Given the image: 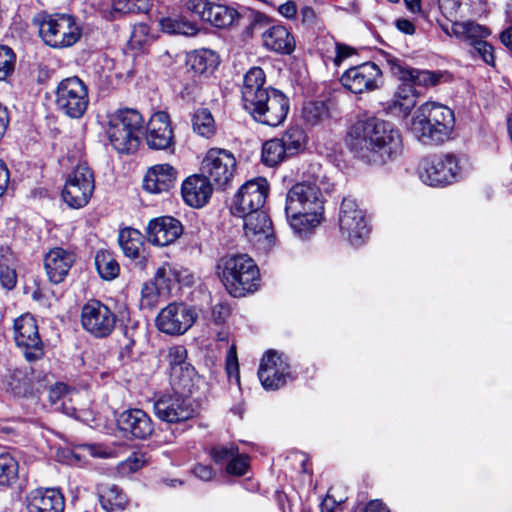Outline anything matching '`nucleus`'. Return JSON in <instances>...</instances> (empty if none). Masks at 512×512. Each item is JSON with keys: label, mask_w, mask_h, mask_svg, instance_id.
I'll use <instances>...</instances> for the list:
<instances>
[{"label": "nucleus", "mask_w": 512, "mask_h": 512, "mask_svg": "<svg viewBox=\"0 0 512 512\" xmlns=\"http://www.w3.org/2000/svg\"><path fill=\"white\" fill-rule=\"evenodd\" d=\"M345 143L356 157L372 165H383L396 159L403 151L402 137L394 125L370 117L353 123Z\"/></svg>", "instance_id": "1"}, {"label": "nucleus", "mask_w": 512, "mask_h": 512, "mask_svg": "<svg viewBox=\"0 0 512 512\" xmlns=\"http://www.w3.org/2000/svg\"><path fill=\"white\" fill-rule=\"evenodd\" d=\"M265 82L266 76L262 68L249 69L241 89L243 106L256 122L276 127L286 119L290 102L282 91L266 87Z\"/></svg>", "instance_id": "2"}, {"label": "nucleus", "mask_w": 512, "mask_h": 512, "mask_svg": "<svg viewBox=\"0 0 512 512\" xmlns=\"http://www.w3.org/2000/svg\"><path fill=\"white\" fill-rule=\"evenodd\" d=\"M322 181H303L293 185L286 195L285 213L291 229L305 237L322 220L324 200Z\"/></svg>", "instance_id": "3"}, {"label": "nucleus", "mask_w": 512, "mask_h": 512, "mask_svg": "<svg viewBox=\"0 0 512 512\" xmlns=\"http://www.w3.org/2000/svg\"><path fill=\"white\" fill-rule=\"evenodd\" d=\"M454 121L450 108L440 103L426 102L416 110L410 130L424 144H439L450 137Z\"/></svg>", "instance_id": "4"}, {"label": "nucleus", "mask_w": 512, "mask_h": 512, "mask_svg": "<svg viewBox=\"0 0 512 512\" xmlns=\"http://www.w3.org/2000/svg\"><path fill=\"white\" fill-rule=\"evenodd\" d=\"M217 269L221 281L233 297H244L254 293L260 286L259 268L246 254L222 258Z\"/></svg>", "instance_id": "5"}, {"label": "nucleus", "mask_w": 512, "mask_h": 512, "mask_svg": "<svg viewBox=\"0 0 512 512\" xmlns=\"http://www.w3.org/2000/svg\"><path fill=\"white\" fill-rule=\"evenodd\" d=\"M107 117L106 134L112 147L121 154L135 152L145 125L142 114L134 108H121Z\"/></svg>", "instance_id": "6"}, {"label": "nucleus", "mask_w": 512, "mask_h": 512, "mask_svg": "<svg viewBox=\"0 0 512 512\" xmlns=\"http://www.w3.org/2000/svg\"><path fill=\"white\" fill-rule=\"evenodd\" d=\"M418 175L429 186L443 187L460 181L464 177V170L457 156L434 155L421 160Z\"/></svg>", "instance_id": "7"}, {"label": "nucleus", "mask_w": 512, "mask_h": 512, "mask_svg": "<svg viewBox=\"0 0 512 512\" xmlns=\"http://www.w3.org/2000/svg\"><path fill=\"white\" fill-rule=\"evenodd\" d=\"M39 34L48 46L65 48L78 42L82 29L69 14H45L39 22Z\"/></svg>", "instance_id": "8"}, {"label": "nucleus", "mask_w": 512, "mask_h": 512, "mask_svg": "<svg viewBox=\"0 0 512 512\" xmlns=\"http://www.w3.org/2000/svg\"><path fill=\"white\" fill-rule=\"evenodd\" d=\"M237 161L229 150L223 148H210L202 162L201 174L216 187L224 190L230 186L235 173Z\"/></svg>", "instance_id": "9"}, {"label": "nucleus", "mask_w": 512, "mask_h": 512, "mask_svg": "<svg viewBox=\"0 0 512 512\" xmlns=\"http://www.w3.org/2000/svg\"><path fill=\"white\" fill-rule=\"evenodd\" d=\"M55 103L69 118H81L89 106L87 85L77 76L63 79L57 86Z\"/></svg>", "instance_id": "10"}, {"label": "nucleus", "mask_w": 512, "mask_h": 512, "mask_svg": "<svg viewBox=\"0 0 512 512\" xmlns=\"http://www.w3.org/2000/svg\"><path fill=\"white\" fill-rule=\"evenodd\" d=\"M94 189V174L87 164L81 163L67 175L61 197L68 207L80 209L89 203Z\"/></svg>", "instance_id": "11"}, {"label": "nucleus", "mask_w": 512, "mask_h": 512, "mask_svg": "<svg viewBox=\"0 0 512 512\" xmlns=\"http://www.w3.org/2000/svg\"><path fill=\"white\" fill-rule=\"evenodd\" d=\"M155 415L167 423H181L194 418L196 406L190 396L173 391L160 393L154 400Z\"/></svg>", "instance_id": "12"}, {"label": "nucleus", "mask_w": 512, "mask_h": 512, "mask_svg": "<svg viewBox=\"0 0 512 512\" xmlns=\"http://www.w3.org/2000/svg\"><path fill=\"white\" fill-rule=\"evenodd\" d=\"M338 222L342 235L353 246L362 245L369 235L370 229L365 213L352 198L347 197L342 200Z\"/></svg>", "instance_id": "13"}, {"label": "nucleus", "mask_w": 512, "mask_h": 512, "mask_svg": "<svg viewBox=\"0 0 512 512\" xmlns=\"http://www.w3.org/2000/svg\"><path fill=\"white\" fill-rule=\"evenodd\" d=\"M269 186L264 178H256L243 184L234 195L231 213L242 217L249 213L264 211L263 207L268 195Z\"/></svg>", "instance_id": "14"}, {"label": "nucleus", "mask_w": 512, "mask_h": 512, "mask_svg": "<svg viewBox=\"0 0 512 512\" xmlns=\"http://www.w3.org/2000/svg\"><path fill=\"white\" fill-rule=\"evenodd\" d=\"M14 340L23 351L27 361L39 360L44 355V344L39 335L35 318L30 314H24L14 321Z\"/></svg>", "instance_id": "15"}, {"label": "nucleus", "mask_w": 512, "mask_h": 512, "mask_svg": "<svg viewBox=\"0 0 512 512\" xmlns=\"http://www.w3.org/2000/svg\"><path fill=\"white\" fill-rule=\"evenodd\" d=\"M116 320L114 312L98 300L88 301L81 309L82 327L97 338L110 335Z\"/></svg>", "instance_id": "16"}, {"label": "nucleus", "mask_w": 512, "mask_h": 512, "mask_svg": "<svg viewBox=\"0 0 512 512\" xmlns=\"http://www.w3.org/2000/svg\"><path fill=\"white\" fill-rule=\"evenodd\" d=\"M195 310L184 303H170L157 315V328L168 335L184 334L196 321Z\"/></svg>", "instance_id": "17"}, {"label": "nucleus", "mask_w": 512, "mask_h": 512, "mask_svg": "<svg viewBox=\"0 0 512 512\" xmlns=\"http://www.w3.org/2000/svg\"><path fill=\"white\" fill-rule=\"evenodd\" d=\"M382 71L373 62H365L347 69L341 76L342 85L350 92L361 94L379 88Z\"/></svg>", "instance_id": "18"}, {"label": "nucleus", "mask_w": 512, "mask_h": 512, "mask_svg": "<svg viewBox=\"0 0 512 512\" xmlns=\"http://www.w3.org/2000/svg\"><path fill=\"white\" fill-rule=\"evenodd\" d=\"M259 380L266 390H276L291 378L287 358L275 350H270L261 359L258 370Z\"/></svg>", "instance_id": "19"}, {"label": "nucleus", "mask_w": 512, "mask_h": 512, "mask_svg": "<svg viewBox=\"0 0 512 512\" xmlns=\"http://www.w3.org/2000/svg\"><path fill=\"white\" fill-rule=\"evenodd\" d=\"M186 8L217 28H227L239 18L236 9L208 0H188Z\"/></svg>", "instance_id": "20"}, {"label": "nucleus", "mask_w": 512, "mask_h": 512, "mask_svg": "<svg viewBox=\"0 0 512 512\" xmlns=\"http://www.w3.org/2000/svg\"><path fill=\"white\" fill-rule=\"evenodd\" d=\"M245 236L259 249L268 251L275 245L272 222L265 211L243 215Z\"/></svg>", "instance_id": "21"}, {"label": "nucleus", "mask_w": 512, "mask_h": 512, "mask_svg": "<svg viewBox=\"0 0 512 512\" xmlns=\"http://www.w3.org/2000/svg\"><path fill=\"white\" fill-rule=\"evenodd\" d=\"M146 143L151 149L168 150L174 147V134L169 115L164 111L154 113L146 128Z\"/></svg>", "instance_id": "22"}, {"label": "nucleus", "mask_w": 512, "mask_h": 512, "mask_svg": "<svg viewBox=\"0 0 512 512\" xmlns=\"http://www.w3.org/2000/svg\"><path fill=\"white\" fill-rule=\"evenodd\" d=\"M117 426L125 435L140 440L149 438L154 432L151 417L138 408L123 411L117 418Z\"/></svg>", "instance_id": "23"}, {"label": "nucleus", "mask_w": 512, "mask_h": 512, "mask_svg": "<svg viewBox=\"0 0 512 512\" xmlns=\"http://www.w3.org/2000/svg\"><path fill=\"white\" fill-rule=\"evenodd\" d=\"M146 233L148 241L153 245L166 246L182 235L183 227L179 220L162 216L149 221Z\"/></svg>", "instance_id": "24"}, {"label": "nucleus", "mask_w": 512, "mask_h": 512, "mask_svg": "<svg viewBox=\"0 0 512 512\" xmlns=\"http://www.w3.org/2000/svg\"><path fill=\"white\" fill-rule=\"evenodd\" d=\"M213 193V185L202 174L187 177L181 186L184 202L193 208L204 207Z\"/></svg>", "instance_id": "25"}, {"label": "nucleus", "mask_w": 512, "mask_h": 512, "mask_svg": "<svg viewBox=\"0 0 512 512\" xmlns=\"http://www.w3.org/2000/svg\"><path fill=\"white\" fill-rule=\"evenodd\" d=\"M76 260L75 254L61 247L49 250L44 257V267L50 282L59 284L64 281Z\"/></svg>", "instance_id": "26"}, {"label": "nucleus", "mask_w": 512, "mask_h": 512, "mask_svg": "<svg viewBox=\"0 0 512 512\" xmlns=\"http://www.w3.org/2000/svg\"><path fill=\"white\" fill-rule=\"evenodd\" d=\"M65 500L56 488L34 489L26 496L28 512H64Z\"/></svg>", "instance_id": "27"}, {"label": "nucleus", "mask_w": 512, "mask_h": 512, "mask_svg": "<svg viewBox=\"0 0 512 512\" xmlns=\"http://www.w3.org/2000/svg\"><path fill=\"white\" fill-rule=\"evenodd\" d=\"M177 171L170 164H158L151 167L143 180V188L152 194L169 191L176 182Z\"/></svg>", "instance_id": "28"}, {"label": "nucleus", "mask_w": 512, "mask_h": 512, "mask_svg": "<svg viewBox=\"0 0 512 512\" xmlns=\"http://www.w3.org/2000/svg\"><path fill=\"white\" fill-rule=\"evenodd\" d=\"M442 31L448 36L466 41L470 46L474 45L477 40H482L489 35L486 27L475 22H453L452 24L444 23L441 19H437Z\"/></svg>", "instance_id": "29"}, {"label": "nucleus", "mask_w": 512, "mask_h": 512, "mask_svg": "<svg viewBox=\"0 0 512 512\" xmlns=\"http://www.w3.org/2000/svg\"><path fill=\"white\" fill-rule=\"evenodd\" d=\"M265 48L280 54H291L295 49V40L283 25H274L262 34Z\"/></svg>", "instance_id": "30"}, {"label": "nucleus", "mask_w": 512, "mask_h": 512, "mask_svg": "<svg viewBox=\"0 0 512 512\" xmlns=\"http://www.w3.org/2000/svg\"><path fill=\"white\" fill-rule=\"evenodd\" d=\"M170 273V267L163 265L156 270L153 281L143 285L141 289V305L143 307L152 308L157 304L161 291L169 288Z\"/></svg>", "instance_id": "31"}, {"label": "nucleus", "mask_w": 512, "mask_h": 512, "mask_svg": "<svg viewBox=\"0 0 512 512\" xmlns=\"http://www.w3.org/2000/svg\"><path fill=\"white\" fill-rule=\"evenodd\" d=\"M393 73L399 80H406L412 83L413 87H431L440 82L442 74L439 72H432L428 70H419L403 66L401 64H394L392 66Z\"/></svg>", "instance_id": "32"}, {"label": "nucleus", "mask_w": 512, "mask_h": 512, "mask_svg": "<svg viewBox=\"0 0 512 512\" xmlns=\"http://www.w3.org/2000/svg\"><path fill=\"white\" fill-rule=\"evenodd\" d=\"M420 92L413 87L412 83L406 80H400L393 98L388 102V109L391 111H398L406 116L414 108L419 97Z\"/></svg>", "instance_id": "33"}, {"label": "nucleus", "mask_w": 512, "mask_h": 512, "mask_svg": "<svg viewBox=\"0 0 512 512\" xmlns=\"http://www.w3.org/2000/svg\"><path fill=\"white\" fill-rule=\"evenodd\" d=\"M217 65L216 54L208 49L194 51L188 54L186 59L187 70L193 76L207 78L214 72Z\"/></svg>", "instance_id": "34"}, {"label": "nucleus", "mask_w": 512, "mask_h": 512, "mask_svg": "<svg viewBox=\"0 0 512 512\" xmlns=\"http://www.w3.org/2000/svg\"><path fill=\"white\" fill-rule=\"evenodd\" d=\"M100 504L107 512L123 511L128 504V497L116 484L101 483L97 486Z\"/></svg>", "instance_id": "35"}, {"label": "nucleus", "mask_w": 512, "mask_h": 512, "mask_svg": "<svg viewBox=\"0 0 512 512\" xmlns=\"http://www.w3.org/2000/svg\"><path fill=\"white\" fill-rule=\"evenodd\" d=\"M169 380L172 388L171 391L190 396L199 381V377L194 367L190 364L174 368V371L170 372Z\"/></svg>", "instance_id": "36"}, {"label": "nucleus", "mask_w": 512, "mask_h": 512, "mask_svg": "<svg viewBox=\"0 0 512 512\" xmlns=\"http://www.w3.org/2000/svg\"><path fill=\"white\" fill-rule=\"evenodd\" d=\"M163 32L168 34H178L184 36H194L199 28L195 22L188 20L182 15H171L163 17L159 21Z\"/></svg>", "instance_id": "37"}, {"label": "nucleus", "mask_w": 512, "mask_h": 512, "mask_svg": "<svg viewBox=\"0 0 512 512\" xmlns=\"http://www.w3.org/2000/svg\"><path fill=\"white\" fill-rule=\"evenodd\" d=\"M118 242L125 256L135 259L143 246V235L137 229L125 228L119 232Z\"/></svg>", "instance_id": "38"}, {"label": "nucleus", "mask_w": 512, "mask_h": 512, "mask_svg": "<svg viewBox=\"0 0 512 512\" xmlns=\"http://www.w3.org/2000/svg\"><path fill=\"white\" fill-rule=\"evenodd\" d=\"M193 131L200 137L209 139L216 133V124L212 113L207 108L197 109L191 118Z\"/></svg>", "instance_id": "39"}, {"label": "nucleus", "mask_w": 512, "mask_h": 512, "mask_svg": "<svg viewBox=\"0 0 512 512\" xmlns=\"http://www.w3.org/2000/svg\"><path fill=\"white\" fill-rule=\"evenodd\" d=\"M95 266L103 280H113L118 277L120 266L112 252L101 249L95 255Z\"/></svg>", "instance_id": "40"}, {"label": "nucleus", "mask_w": 512, "mask_h": 512, "mask_svg": "<svg viewBox=\"0 0 512 512\" xmlns=\"http://www.w3.org/2000/svg\"><path fill=\"white\" fill-rule=\"evenodd\" d=\"M19 464L10 453L0 454V488H6L16 483Z\"/></svg>", "instance_id": "41"}, {"label": "nucleus", "mask_w": 512, "mask_h": 512, "mask_svg": "<svg viewBox=\"0 0 512 512\" xmlns=\"http://www.w3.org/2000/svg\"><path fill=\"white\" fill-rule=\"evenodd\" d=\"M283 145L278 138L266 141L262 147V162L266 166L274 167L289 157Z\"/></svg>", "instance_id": "42"}, {"label": "nucleus", "mask_w": 512, "mask_h": 512, "mask_svg": "<svg viewBox=\"0 0 512 512\" xmlns=\"http://www.w3.org/2000/svg\"><path fill=\"white\" fill-rule=\"evenodd\" d=\"M303 119L310 125H317L330 117L329 106L325 101H311L302 109Z\"/></svg>", "instance_id": "43"}, {"label": "nucleus", "mask_w": 512, "mask_h": 512, "mask_svg": "<svg viewBox=\"0 0 512 512\" xmlns=\"http://www.w3.org/2000/svg\"><path fill=\"white\" fill-rule=\"evenodd\" d=\"M305 133L300 127H290L287 129L281 138H278L287 150V154L290 156L298 153L303 149L305 144Z\"/></svg>", "instance_id": "44"}, {"label": "nucleus", "mask_w": 512, "mask_h": 512, "mask_svg": "<svg viewBox=\"0 0 512 512\" xmlns=\"http://www.w3.org/2000/svg\"><path fill=\"white\" fill-rule=\"evenodd\" d=\"M153 40L154 36L150 33V27L145 23H138L133 26L129 45L132 49L141 51Z\"/></svg>", "instance_id": "45"}, {"label": "nucleus", "mask_w": 512, "mask_h": 512, "mask_svg": "<svg viewBox=\"0 0 512 512\" xmlns=\"http://www.w3.org/2000/svg\"><path fill=\"white\" fill-rule=\"evenodd\" d=\"M146 463L145 453L133 452L127 459L117 465V472L122 477H128L143 468Z\"/></svg>", "instance_id": "46"}, {"label": "nucleus", "mask_w": 512, "mask_h": 512, "mask_svg": "<svg viewBox=\"0 0 512 512\" xmlns=\"http://www.w3.org/2000/svg\"><path fill=\"white\" fill-rule=\"evenodd\" d=\"M239 448L237 445L230 443L226 445H217L210 449L209 455L214 461L215 464H224L226 465L231 461V459L236 456Z\"/></svg>", "instance_id": "47"}, {"label": "nucleus", "mask_w": 512, "mask_h": 512, "mask_svg": "<svg viewBox=\"0 0 512 512\" xmlns=\"http://www.w3.org/2000/svg\"><path fill=\"white\" fill-rule=\"evenodd\" d=\"M149 0H113L115 11L122 13H139L148 10Z\"/></svg>", "instance_id": "48"}, {"label": "nucleus", "mask_w": 512, "mask_h": 512, "mask_svg": "<svg viewBox=\"0 0 512 512\" xmlns=\"http://www.w3.org/2000/svg\"><path fill=\"white\" fill-rule=\"evenodd\" d=\"M15 54L7 46H0V81L5 80L14 70Z\"/></svg>", "instance_id": "49"}, {"label": "nucleus", "mask_w": 512, "mask_h": 512, "mask_svg": "<svg viewBox=\"0 0 512 512\" xmlns=\"http://www.w3.org/2000/svg\"><path fill=\"white\" fill-rule=\"evenodd\" d=\"M187 359V350L182 345L172 346L168 349L167 353V361L169 363L170 372L174 371L176 367H182L184 365H190L186 361Z\"/></svg>", "instance_id": "50"}, {"label": "nucleus", "mask_w": 512, "mask_h": 512, "mask_svg": "<svg viewBox=\"0 0 512 512\" xmlns=\"http://www.w3.org/2000/svg\"><path fill=\"white\" fill-rule=\"evenodd\" d=\"M249 468V457L246 454L237 452L231 461L226 465V472L233 476H243Z\"/></svg>", "instance_id": "51"}, {"label": "nucleus", "mask_w": 512, "mask_h": 512, "mask_svg": "<svg viewBox=\"0 0 512 512\" xmlns=\"http://www.w3.org/2000/svg\"><path fill=\"white\" fill-rule=\"evenodd\" d=\"M470 53L472 56H479L487 64L494 63L493 47L488 42L477 40L474 45L471 46Z\"/></svg>", "instance_id": "52"}, {"label": "nucleus", "mask_w": 512, "mask_h": 512, "mask_svg": "<svg viewBox=\"0 0 512 512\" xmlns=\"http://www.w3.org/2000/svg\"><path fill=\"white\" fill-rule=\"evenodd\" d=\"M458 0H438L439 10L446 20L445 23L452 24L453 22H457V14L459 9Z\"/></svg>", "instance_id": "53"}, {"label": "nucleus", "mask_w": 512, "mask_h": 512, "mask_svg": "<svg viewBox=\"0 0 512 512\" xmlns=\"http://www.w3.org/2000/svg\"><path fill=\"white\" fill-rule=\"evenodd\" d=\"M8 388L15 394L21 395L27 391V381L22 372L16 371L11 375Z\"/></svg>", "instance_id": "54"}, {"label": "nucleus", "mask_w": 512, "mask_h": 512, "mask_svg": "<svg viewBox=\"0 0 512 512\" xmlns=\"http://www.w3.org/2000/svg\"><path fill=\"white\" fill-rule=\"evenodd\" d=\"M0 283L3 288L12 290L17 283L16 271L9 267H2L0 270Z\"/></svg>", "instance_id": "55"}, {"label": "nucleus", "mask_w": 512, "mask_h": 512, "mask_svg": "<svg viewBox=\"0 0 512 512\" xmlns=\"http://www.w3.org/2000/svg\"><path fill=\"white\" fill-rule=\"evenodd\" d=\"M226 370L230 377L232 375H235L236 380L239 381V366L236 354V347L234 345L230 347L227 353Z\"/></svg>", "instance_id": "56"}, {"label": "nucleus", "mask_w": 512, "mask_h": 512, "mask_svg": "<svg viewBox=\"0 0 512 512\" xmlns=\"http://www.w3.org/2000/svg\"><path fill=\"white\" fill-rule=\"evenodd\" d=\"M192 471L202 481H211L215 477V471L210 465L198 463L193 467Z\"/></svg>", "instance_id": "57"}, {"label": "nucleus", "mask_w": 512, "mask_h": 512, "mask_svg": "<svg viewBox=\"0 0 512 512\" xmlns=\"http://www.w3.org/2000/svg\"><path fill=\"white\" fill-rule=\"evenodd\" d=\"M230 315V308L227 304L218 303L212 307V319L215 323H223Z\"/></svg>", "instance_id": "58"}, {"label": "nucleus", "mask_w": 512, "mask_h": 512, "mask_svg": "<svg viewBox=\"0 0 512 512\" xmlns=\"http://www.w3.org/2000/svg\"><path fill=\"white\" fill-rule=\"evenodd\" d=\"M355 53V50L352 47H349L344 44H337L336 45V56L334 59V63L339 66L340 63L353 55Z\"/></svg>", "instance_id": "59"}, {"label": "nucleus", "mask_w": 512, "mask_h": 512, "mask_svg": "<svg viewBox=\"0 0 512 512\" xmlns=\"http://www.w3.org/2000/svg\"><path fill=\"white\" fill-rule=\"evenodd\" d=\"M301 20L304 25L314 26L317 21V14L315 10L310 6H304L301 11Z\"/></svg>", "instance_id": "60"}, {"label": "nucleus", "mask_w": 512, "mask_h": 512, "mask_svg": "<svg viewBox=\"0 0 512 512\" xmlns=\"http://www.w3.org/2000/svg\"><path fill=\"white\" fill-rule=\"evenodd\" d=\"M85 450L92 457L109 458L112 456L111 451L102 445H87Z\"/></svg>", "instance_id": "61"}, {"label": "nucleus", "mask_w": 512, "mask_h": 512, "mask_svg": "<svg viewBox=\"0 0 512 512\" xmlns=\"http://www.w3.org/2000/svg\"><path fill=\"white\" fill-rule=\"evenodd\" d=\"M69 392L70 389L65 384H56L49 391V399L52 402H57L60 398L65 397Z\"/></svg>", "instance_id": "62"}, {"label": "nucleus", "mask_w": 512, "mask_h": 512, "mask_svg": "<svg viewBox=\"0 0 512 512\" xmlns=\"http://www.w3.org/2000/svg\"><path fill=\"white\" fill-rule=\"evenodd\" d=\"M278 12L287 19H294L297 14V6L294 1H287L279 6Z\"/></svg>", "instance_id": "63"}, {"label": "nucleus", "mask_w": 512, "mask_h": 512, "mask_svg": "<svg viewBox=\"0 0 512 512\" xmlns=\"http://www.w3.org/2000/svg\"><path fill=\"white\" fill-rule=\"evenodd\" d=\"M363 512H390V510L382 501L371 500L366 504Z\"/></svg>", "instance_id": "64"}]
</instances>
